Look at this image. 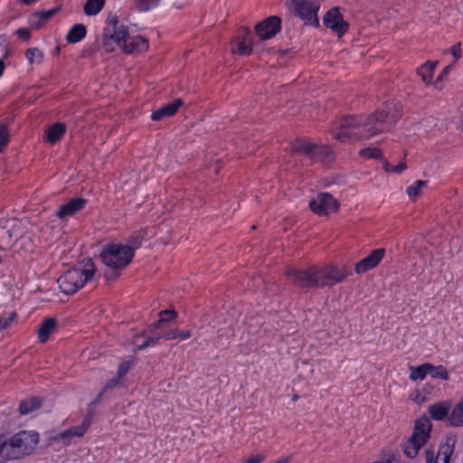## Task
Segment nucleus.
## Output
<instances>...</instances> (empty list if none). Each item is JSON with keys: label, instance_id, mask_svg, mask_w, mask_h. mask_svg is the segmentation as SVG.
<instances>
[{"label": "nucleus", "instance_id": "37998d69", "mask_svg": "<svg viewBox=\"0 0 463 463\" xmlns=\"http://www.w3.org/2000/svg\"><path fill=\"white\" fill-rule=\"evenodd\" d=\"M132 365V361H123L120 363L118 367L117 376L120 379L124 378L130 371Z\"/></svg>", "mask_w": 463, "mask_h": 463}, {"label": "nucleus", "instance_id": "e433bc0d", "mask_svg": "<svg viewBox=\"0 0 463 463\" xmlns=\"http://www.w3.org/2000/svg\"><path fill=\"white\" fill-rule=\"evenodd\" d=\"M159 318L155 323L157 326L166 324L168 321L174 320L177 317V312L173 308H167L159 312Z\"/></svg>", "mask_w": 463, "mask_h": 463}, {"label": "nucleus", "instance_id": "4d7b16f0", "mask_svg": "<svg viewBox=\"0 0 463 463\" xmlns=\"http://www.w3.org/2000/svg\"><path fill=\"white\" fill-rule=\"evenodd\" d=\"M148 335H149V330L147 331V333L137 334L136 335H134V344L136 345L137 340L139 344H142L145 340V337L148 336Z\"/></svg>", "mask_w": 463, "mask_h": 463}, {"label": "nucleus", "instance_id": "393cba45", "mask_svg": "<svg viewBox=\"0 0 463 463\" xmlns=\"http://www.w3.org/2000/svg\"><path fill=\"white\" fill-rule=\"evenodd\" d=\"M57 326V320L54 317H47L43 320L38 329V340L44 344L49 340L50 335Z\"/></svg>", "mask_w": 463, "mask_h": 463}, {"label": "nucleus", "instance_id": "7ed1b4c3", "mask_svg": "<svg viewBox=\"0 0 463 463\" xmlns=\"http://www.w3.org/2000/svg\"><path fill=\"white\" fill-rule=\"evenodd\" d=\"M5 461L23 459L30 456L36 449L40 435L35 430H22L11 436L4 433Z\"/></svg>", "mask_w": 463, "mask_h": 463}, {"label": "nucleus", "instance_id": "4be33fe9", "mask_svg": "<svg viewBox=\"0 0 463 463\" xmlns=\"http://www.w3.org/2000/svg\"><path fill=\"white\" fill-rule=\"evenodd\" d=\"M147 232L145 229H140L135 231L131 233V235L128 238V244L124 245L131 253V256L135 257V251L138 250L146 239Z\"/></svg>", "mask_w": 463, "mask_h": 463}, {"label": "nucleus", "instance_id": "0eeeda50", "mask_svg": "<svg viewBox=\"0 0 463 463\" xmlns=\"http://www.w3.org/2000/svg\"><path fill=\"white\" fill-rule=\"evenodd\" d=\"M103 263L114 269H122L133 260L131 253L121 243H108L100 253Z\"/></svg>", "mask_w": 463, "mask_h": 463}, {"label": "nucleus", "instance_id": "5701e85b", "mask_svg": "<svg viewBox=\"0 0 463 463\" xmlns=\"http://www.w3.org/2000/svg\"><path fill=\"white\" fill-rule=\"evenodd\" d=\"M67 127L64 123L52 124L45 132V140L53 145L59 142L66 134Z\"/></svg>", "mask_w": 463, "mask_h": 463}, {"label": "nucleus", "instance_id": "aec40b11", "mask_svg": "<svg viewBox=\"0 0 463 463\" xmlns=\"http://www.w3.org/2000/svg\"><path fill=\"white\" fill-rule=\"evenodd\" d=\"M86 432L80 425L72 426L54 435L52 440L56 443H61L63 446H69L72 443L73 438H81Z\"/></svg>", "mask_w": 463, "mask_h": 463}, {"label": "nucleus", "instance_id": "a19ab883", "mask_svg": "<svg viewBox=\"0 0 463 463\" xmlns=\"http://www.w3.org/2000/svg\"><path fill=\"white\" fill-rule=\"evenodd\" d=\"M10 135L8 128L5 124H0V154L4 148L9 144Z\"/></svg>", "mask_w": 463, "mask_h": 463}, {"label": "nucleus", "instance_id": "7c9ffc66", "mask_svg": "<svg viewBox=\"0 0 463 463\" xmlns=\"http://www.w3.org/2000/svg\"><path fill=\"white\" fill-rule=\"evenodd\" d=\"M449 424L454 427L463 426V397L452 409L449 416Z\"/></svg>", "mask_w": 463, "mask_h": 463}, {"label": "nucleus", "instance_id": "bb28decb", "mask_svg": "<svg viewBox=\"0 0 463 463\" xmlns=\"http://www.w3.org/2000/svg\"><path fill=\"white\" fill-rule=\"evenodd\" d=\"M438 64L439 61H427L417 69V74L421 77L425 84L430 85L432 83L433 73Z\"/></svg>", "mask_w": 463, "mask_h": 463}, {"label": "nucleus", "instance_id": "ddd939ff", "mask_svg": "<svg viewBox=\"0 0 463 463\" xmlns=\"http://www.w3.org/2000/svg\"><path fill=\"white\" fill-rule=\"evenodd\" d=\"M319 275L323 287H325L328 284V281H332L333 284L342 282L352 275V271L345 266L330 264L319 268Z\"/></svg>", "mask_w": 463, "mask_h": 463}, {"label": "nucleus", "instance_id": "a18cd8bd", "mask_svg": "<svg viewBox=\"0 0 463 463\" xmlns=\"http://www.w3.org/2000/svg\"><path fill=\"white\" fill-rule=\"evenodd\" d=\"M116 42H113V39L109 37V35H106V33H103L102 38V45L106 52L109 53L114 51V44Z\"/></svg>", "mask_w": 463, "mask_h": 463}, {"label": "nucleus", "instance_id": "09e8293b", "mask_svg": "<svg viewBox=\"0 0 463 463\" xmlns=\"http://www.w3.org/2000/svg\"><path fill=\"white\" fill-rule=\"evenodd\" d=\"M449 52L454 58V61H458L462 56L461 43H457L449 49Z\"/></svg>", "mask_w": 463, "mask_h": 463}, {"label": "nucleus", "instance_id": "f03ea898", "mask_svg": "<svg viewBox=\"0 0 463 463\" xmlns=\"http://www.w3.org/2000/svg\"><path fill=\"white\" fill-rule=\"evenodd\" d=\"M96 271L94 261L87 258L62 273L57 283L64 295L72 296L93 279Z\"/></svg>", "mask_w": 463, "mask_h": 463}, {"label": "nucleus", "instance_id": "72a5a7b5", "mask_svg": "<svg viewBox=\"0 0 463 463\" xmlns=\"http://www.w3.org/2000/svg\"><path fill=\"white\" fill-rule=\"evenodd\" d=\"M454 452V441L449 443L448 440L445 444H441L439 448V452L436 455L439 459H441L443 463H449L450 458Z\"/></svg>", "mask_w": 463, "mask_h": 463}, {"label": "nucleus", "instance_id": "79ce46f5", "mask_svg": "<svg viewBox=\"0 0 463 463\" xmlns=\"http://www.w3.org/2000/svg\"><path fill=\"white\" fill-rule=\"evenodd\" d=\"M407 168V165L405 162H400L396 165H392L388 161L383 162V169L386 173H397L401 174Z\"/></svg>", "mask_w": 463, "mask_h": 463}, {"label": "nucleus", "instance_id": "864d4df0", "mask_svg": "<svg viewBox=\"0 0 463 463\" xmlns=\"http://www.w3.org/2000/svg\"><path fill=\"white\" fill-rule=\"evenodd\" d=\"M5 441H4V433H0V463H6L5 458Z\"/></svg>", "mask_w": 463, "mask_h": 463}, {"label": "nucleus", "instance_id": "6ab92c4d", "mask_svg": "<svg viewBox=\"0 0 463 463\" xmlns=\"http://www.w3.org/2000/svg\"><path fill=\"white\" fill-rule=\"evenodd\" d=\"M183 104L184 101L180 98L174 99L172 102L164 104L159 109L152 112L151 119L153 121H158L164 118L173 117L177 113Z\"/></svg>", "mask_w": 463, "mask_h": 463}, {"label": "nucleus", "instance_id": "6e6552de", "mask_svg": "<svg viewBox=\"0 0 463 463\" xmlns=\"http://www.w3.org/2000/svg\"><path fill=\"white\" fill-rule=\"evenodd\" d=\"M291 11L296 16H298L306 25H311L316 28L320 26L317 17V12L320 4L310 0H288Z\"/></svg>", "mask_w": 463, "mask_h": 463}, {"label": "nucleus", "instance_id": "a211bd4d", "mask_svg": "<svg viewBox=\"0 0 463 463\" xmlns=\"http://www.w3.org/2000/svg\"><path fill=\"white\" fill-rule=\"evenodd\" d=\"M148 40L141 35H128L126 43L122 44V50L127 54H136L146 52L148 49Z\"/></svg>", "mask_w": 463, "mask_h": 463}, {"label": "nucleus", "instance_id": "412c9836", "mask_svg": "<svg viewBox=\"0 0 463 463\" xmlns=\"http://www.w3.org/2000/svg\"><path fill=\"white\" fill-rule=\"evenodd\" d=\"M430 430L431 423L430 420L426 417L420 418L416 420L411 437L427 443L428 439H430Z\"/></svg>", "mask_w": 463, "mask_h": 463}, {"label": "nucleus", "instance_id": "39448f33", "mask_svg": "<svg viewBox=\"0 0 463 463\" xmlns=\"http://www.w3.org/2000/svg\"><path fill=\"white\" fill-rule=\"evenodd\" d=\"M291 152L303 155L309 161V165L318 162L324 165L330 164L335 157V151L331 146L313 143L307 138H298L292 142Z\"/></svg>", "mask_w": 463, "mask_h": 463}, {"label": "nucleus", "instance_id": "c03bdc74", "mask_svg": "<svg viewBox=\"0 0 463 463\" xmlns=\"http://www.w3.org/2000/svg\"><path fill=\"white\" fill-rule=\"evenodd\" d=\"M94 415H95V412H94V407H90L88 408V411L83 419V421L81 422L80 426L86 430L88 431L90 427L91 426L92 424V420H93V418H94Z\"/></svg>", "mask_w": 463, "mask_h": 463}, {"label": "nucleus", "instance_id": "4468645a", "mask_svg": "<svg viewBox=\"0 0 463 463\" xmlns=\"http://www.w3.org/2000/svg\"><path fill=\"white\" fill-rule=\"evenodd\" d=\"M385 253L386 250L383 248L373 249L369 255L354 264V272L362 275L375 269L383 260Z\"/></svg>", "mask_w": 463, "mask_h": 463}, {"label": "nucleus", "instance_id": "3c124183", "mask_svg": "<svg viewBox=\"0 0 463 463\" xmlns=\"http://www.w3.org/2000/svg\"><path fill=\"white\" fill-rule=\"evenodd\" d=\"M120 380L121 379L118 378V376L113 377L106 382V383L102 389L105 390V392H107L108 390H110V389L116 387L120 383Z\"/></svg>", "mask_w": 463, "mask_h": 463}, {"label": "nucleus", "instance_id": "1a4fd4ad", "mask_svg": "<svg viewBox=\"0 0 463 463\" xmlns=\"http://www.w3.org/2000/svg\"><path fill=\"white\" fill-rule=\"evenodd\" d=\"M178 336L177 328H170L167 324L157 326V323H153L149 326V335L145 337L142 344L136 342L137 350H144L145 348L156 345L159 340H175Z\"/></svg>", "mask_w": 463, "mask_h": 463}, {"label": "nucleus", "instance_id": "9d476101", "mask_svg": "<svg viewBox=\"0 0 463 463\" xmlns=\"http://www.w3.org/2000/svg\"><path fill=\"white\" fill-rule=\"evenodd\" d=\"M310 210L317 215L327 216L339 209V203L328 192L319 193L308 203Z\"/></svg>", "mask_w": 463, "mask_h": 463}, {"label": "nucleus", "instance_id": "8fccbe9b", "mask_svg": "<svg viewBox=\"0 0 463 463\" xmlns=\"http://www.w3.org/2000/svg\"><path fill=\"white\" fill-rule=\"evenodd\" d=\"M426 463H438L439 458L435 455V452L431 449L425 450Z\"/></svg>", "mask_w": 463, "mask_h": 463}, {"label": "nucleus", "instance_id": "58836bf2", "mask_svg": "<svg viewBox=\"0 0 463 463\" xmlns=\"http://www.w3.org/2000/svg\"><path fill=\"white\" fill-rule=\"evenodd\" d=\"M25 57L30 64L34 62H41L43 58V53L36 47L29 48L25 52Z\"/></svg>", "mask_w": 463, "mask_h": 463}, {"label": "nucleus", "instance_id": "13d9d810", "mask_svg": "<svg viewBox=\"0 0 463 463\" xmlns=\"http://www.w3.org/2000/svg\"><path fill=\"white\" fill-rule=\"evenodd\" d=\"M450 71V66H446L442 71L440 72L439 76L438 77V80H440L444 76L449 74Z\"/></svg>", "mask_w": 463, "mask_h": 463}, {"label": "nucleus", "instance_id": "6e6d98bb", "mask_svg": "<svg viewBox=\"0 0 463 463\" xmlns=\"http://www.w3.org/2000/svg\"><path fill=\"white\" fill-rule=\"evenodd\" d=\"M192 336V333L190 330H178V336L177 338H180L181 340H186Z\"/></svg>", "mask_w": 463, "mask_h": 463}, {"label": "nucleus", "instance_id": "f257e3e1", "mask_svg": "<svg viewBox=\"0 0 463 463\" xmlns=\"http://www.w3.org/2000/svg\"><path fill=\"white\" fill-rule=\"evenodd\" d=\"M402 118L401 105L388 100L367 117L345 116L331 128L333 137L340 142L368 139L380 133L390 131Z\"/></svg>", "mask_w": 463, "mask_h": 463}, {"label": "nucleus", "instance_id": "052dcab7", "mask_svg": "<svg viewBox=\"0 0 463 463\" xmlns=\"http://www.w3.org/2000/svg\"><path fill=\"white\" fill-rule=\"evenodd\" d=\"M5 62L4 61L0 60V77L3 75L4 73V71H5Z\"/></svg>", "mask_w": 463, "mask_h": 463}, {"label": "nucleus", "instance_id": "4c0bfd02", "mask_svg": "<svg viewBox=\"0 0 463 463\" xmlns=\"http://www.w3.org/2000/svg\"><path fill=\"white\" fill-rule=\"evenodd\" d=\"M431 367H432V369H430L429 374H430V376L433 379H441L444 381L449 380V373L443 365L436 366V365L431 364Z\"/></svg>", "mask_w": 463, "mask_h": 463}, {"label": "nucleus", "instance_id": "f704fd0d", "mask_svg": "<svg viewBox=\"0 0 463 463\" xmlns=\"http://www.w3.org/2000/svg\"><path fill=\"white\" fill-rule=\"evenodd\" d=\"M359 156L366 159H382L383 154L378 147H365L359 151Z\"/></svg>", "mask_w": 463, "mask_h": 463}, {"label": "nucleus", "instance_id": "c756f323", "mask_svg": "<svg viewBox=\"0 0 463 463\" xmlns=\"http://www.w3.org/2000/svg\"><path fill=\"white\" fill-rule=\"evenodd\" d=\"M449 407L442 402L435 403L430 406L429 413L434 420H443L449 418Z\"/></svg>", "mask_w": 463, "mask_h": 463}, {"label": "nucleus", "instance_id": "b1692460", "mask_svg": "<svg viewBox=\"0 0 463 463\" xmlns=\"http://www.w3.org/2000/svg\"><path fill=\"white\" fill-rule=\"evenodd\" d=\"M56 9L39 11L29 16V24L32 27L40 29L56 14Z\"/></svg>", "mask_w": 463, "mask_h": 463}, {"label": "nucleus", "instance_id": "5fc2aeb1", "mask_svg": "<svg viewBox=\"0 0 463 463\" xmlns=\"http://www.w3.org/2000/svg\"><path fill=\"white\" fill-rule=\"evenodd\" d=\"M105 392H105V390H103V389H102V390L99 392V394L97 395V397L95 398V400H94V401H92V402H90L89 403V406H90V407H95V406H96V405H97V404L101 401V399H102L103 395L105 394Z\"/></svg>", "mask_w": 463, "mask_h": 463}, {"label": "nucleus", "instance_id": "de8ad7c7", "mask_svg": "<svg viewBox=\"0 0 463 463\" xmlns=\"http://www.w3.org/2000/svg\"><path fill=\"white\" fill-rule=\"evenodd\" d=\"M15 34L18 36L19 39H21L22 41H24L25 43H29L30 40L32 39V33H31L30 30L25 27L18 28L15 31Z\"/></svg>", "mask_w": 463, "mask_h": 463}, {"label": "nucleus", "instance_id": "e2e57ef3", "mask_svg": "<svg viewBox=\"0 0 463 463\" xmlns=\"http://www.w3.org/2000/svg\"><path fill=\"white\" fill-rule=\"evenodd\" d=\"M275 463H288V461H287V460H285V459H282V460H279V461H277V462H275Z\"/></svg>", "mask_w": 463, "mask_h": 463}, {"label": "nucleus", "instance_id": "f3484780", "mask_svg": "<svg viewBox=\"0 0 463 463\" xmlns=\"http://www.w3.org/2000/svg\"><path fill=\"white\" fill-rule=\"evenodd\" d=\"M104 32L106 35H109V37L113 39V42H116L121 48L129 35L128 27L124 24H118L117 18L111 21V24L104 29Z\"/></svg>", "mask_w": 463, "mask_h": 463}, {"label": "nucleus", "instance_id": "a878e982", "mask_svg": "<svg viewBox=\"0 0 463 463\" xmlns=\"http://www.w3.org/2000/svg\"><path fill=\"white\" fill-rule=\"evenodd\" d=\"M426 443L410 437L403 444H402V451L405 456L409 458H415L419 451Z\"/></svg>", "mask_w": 463, "mask_h": 463}, {"label": "nucleus", "instance_id": "9b49d317", "mask_svg": "<svg viewBox=\"0 0 463 463\" xmlns=\"http://www.w3.org/2000/svg\"><path fill=\"white\" fill-rule=\"evenodd\" d=\"M253 50L251 32L249 28L241 27L232 41V52L239 56H250Z\"/></svg>", "mask_w": 463, "mask_h": 463}, {"label": "nucleus", "instance_id": "2eb2a0df", "mask_svg": "<svg viewBox=\"0 0 463 463\" xmlns=\"http://www.w3.org/2000/svg\"><path fill=\"white\" fill-rule=\"evenodd\" d=\"M281 30V19L277 16H269L255 25V33L260 40H269L274 37Z\"/></svg>", "mask_w": 463, "mask_h": 463}, {"label": "nucleus", "instance_id": "680f3d73", "mask_svg": "<svg viewBox=\"0 0 463 463\" xmlns=\"http://www.w3.org/2000/svg\"><path fill=\"white\" fill-rule=\"evenodd\" d=\"M298 398H299V396L296 394L293 396L292 401L297 402L298 400Z\"/></svg>", "mask_w": 463, "mask_h": 463}, {"label": "nucleus", "instance_id": "2f4dec72", "mask_svg": "<svg viewBox=\"0 0 463 463\" xmlns=\"http://www.w3.org/2000/svg\"><path fill=\"white\" fill-rule=\"evenodd\" d=\"M430 369H432L430 363H424L417 367L411 366L410 368V379L412 381L423 380L429 374Z\"/></svg>", "mask_w": 463, "mask_h": 463}, {"label": "nucleus", "instance_id": "603ef678", "mask_svg": "<svg viewBox=\"0 0 463 463\" xmlns=\"http://www.w3.org/2000/svg\"><path fill=\"white\" fill-rule=\"evenodd\" d=\"M265 459V457L260 454H257L248 458L244 463H261Z\"/></svg>", "mask_w": 463, "mask_h": 463}, {"label": "nucleus", "instance_id": "c9c22d12", "mask_svg": "<svg viewBox=\"0 0 463 463\" xmlns=\"http://www.w3.org/2000/svg\"><path fill=\"white\" fill-rule=\"evenodd\" d=\"M427 186V182L417 180L407 188V194L410 199L415 200L420 194L421 189Z\"/></svg>", "mask_w": 463, "mask_h": 463}, {"label": "nucleus", "instance_id": "c85d7f7f", "mask_svg": "<svg viewBox=\"0 0 463 463\" xmlns=\"http://www.w3.org/2000/svg\"><path fill=\"white\" fill-rule=\"evenodd\" d=\"M42 405V399L36 396L27 398L19 403L18 411L22 415L29 414Z\"/></svg>", "mask_w": 463, "mask_h": 463}, {"label": "nucleus", "instance_id": "cd10ccee", "mask_svg": "<svg viewBox=\"0 0 463 463\" xmlns=\"http://www.w3.org/2000/svg\"><path fill=\"white\" fill-rule=\"evenodd\" d=\"M86 35V26L82 24H75L71 27L65 38L69 43H76L82 41Z\"/></svg>", "mask_w": 463, "mask_h": 463}, {"label": "nucleus", "instance_id": "423d86ee", "mask_svg": "<svg viewBox=\"0 0 463 463\" xmlns=\"http://www.w3.org/2000/svg\"><path fill=\"white\" fill-rule=\"evenodd\" d=\"M285 276L296 287L301 288H322L319 267L311 265L304 269L290 268L285 272Z\"/></svg>", "mask_w": 463, "mask_h": 463}, {"label": "nucleus", "instance_id": "473e14b6", "mask_svg": "<svg viewBox=\"0 0 463 463\" xmlns=\"http://www.w3.org/2000/svg\"><path fill=\"white\" fill-rule=\"evenodd\" d=\"M104 5L105 0H87L83 11L86 15L94 16L103 9Z\"/></svg>", "mask_w": 463, "mask_h": 463}, {"label": "nucleus", "instance_id": "20e7f679", "mask_svg": "<svg viewBox=\"0 0 463 463\" xmlns=\"http://www.w3.org/2000/svg\"><path fill=\"white\" fill-rule=\"evenodd\" d=\"M291 152L303 155L309 161V165L318 162L324 165L330 164L335 157V151L331 146L313 143L307 138H298L292 142Z\"/></svg>", "mask_w": 463, "mask_h": 463}, {"label": "nucleus", "instance_id": "f8f14e48", "mask_svg": "<svg viewBox=\"0 0 463 463\" xmlns=\"http://www.w3.org/2000/svg\"><path fill=\"white\" fill-rule=\"evenodd\" d=\"M323 24L339 38L342 37L349 28V24L344 19L340 9L336 6L332 7L326 13L323 17Z\"/></svg>", "mask_w": 463, "mask_h": 463}, {"label": "nucleus", "instance_id": "dca6fc26", "mask_svg": "<svg viewBox=\"0 0 463 463\" xmlns=\"http://www.w3.org/2000/svg\"><path fill=\"white\" fill-rule=\"evenodd\" d=\"M87 203L88 200L83 197H72L67 203L59 206L55 216L61 220L71 217L81 212Z\"/></svg>", "mask_w": 463, "mask_h": 463}, {"label": "nucleus", "instance_id": "49530a36", "mask_svg": "<svg viewBox=\"0 0 463 463\" xmlns=\"http://www.w3.org/2000/svg\"><path fill=\"white\" fill-rule=\"evenodd\" d=\"M16 318V313L12 312L8 317H0V330H5Z\"/></svg>", "mask_w": 463, "mask_h": 463}, {"label": "nucleus", "instance_id": "bf43d9fd", "mask_svg": "<svg viewBox=\"0 0 463 463\" xmlns=\"http://www.w3.org/2000/svg\"><path fill=\"white\" fill-rule=\"evenodd\" d=\"M39 0H19V2L25 5H31L38 2Z\"/></svg>", "mask_w": 463, "mask_h": 463}, {"label": "nucleus", "instance_id": "ea45409f", "mask_svg": "<svg viewBox=\"0 0 463 463\" xmlns=\"http://www.w3.org/2000/svg\"><path fill=\"white\" fill-rule=\"evenodd\" d=\"M160 0H137L136 6L139 12H148L156 7Z\"/></svg>", "mask_w": 463, "mask_h": 463}]
</instances>
